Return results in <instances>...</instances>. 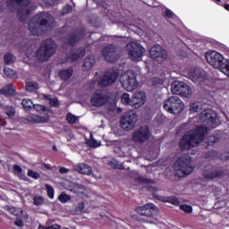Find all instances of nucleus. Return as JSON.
Returning a JSON list of instances; mask_svg holds the SVG:
<instances>
[{
    "mask_svg": "<svg viewBox=\"0 0 229 229\" xmlns=\"http://www.w3.org/2000/svg\"><path fill=\"white\" fill-rule=\"evenodd\" d=\"M207 135H208V127L205 125H199L194 130H190L179 141L181 151H187L192 149V148H196V146L205 140Z\"/></svg>",
    "mask_w": 229,
    "mask_h": 229,
    "instance_id": "nucleus-1",
    "label": "nucleus"
},
{
    "mask_svg": "<svg viewBox=\"0 0 229 229\" xmlns=\"http://www.w3.org/2000/svg\"><path fill=\"white\" fill-rule=\"evenodd\" d=\"M53 19V15L49 13H39L33 16L28 23V29L34 37H41L46 33L42 27L49 24V21Z\"/></svg>",
    "mask_w": 229,
    "mask_h": 229,
    "instance_id": "nucleus-2",
    "label": "nucleus"
},
{
    "mask_svg": "<svg viewBox=\"0 0 229 229\" xmlns=\"http://www.w3.org/2000/svg\"><path fill=\"white\" fill-rule=\"evenodd\" d=\"M55 53H56V43H55V40L47 38L42 41L36 51V58L38 62H48Z\"/></svg>",
    "mask_w": 229,
    "mask_h": 229,
    "instance_id": "nucleus-3",
    "label": "nucleus"
},
{
    "mask_svg": "<svg viewBox=\"0 0 229 229\" xmlns=\"http://www.w3.org/2000/svg\"><path fill=\"white\" fill-rule=\"evenodd\" d=\"M31 0H7V8H15V6H20L17 10V17L20 22H26V20L31 13V10L28 7L30 6Z\"/></svg>",
    "mask_w": 229,
    "mask_h": 229,
    "instance_id": "nucleus-4",
    "label": "nucleus"
},
{
    "mask_svg": "<svg viewBox=\"0 0 229 229\" xmlns=\"http://www.w3.org/2000/svg\"><path fill=\"white\" fill-rule=\"evenodd\" d=\"M120 83L128 92H133L139 87V81H137V75L133 70H128L120 76Z\"/></svg>",
    "mask_w": 229,
    "mask_h": 229,
    "instance_id": "nucleus-5",
    "label": "nucleus"
},
{
    "mask_svg": "<svg viewBox=\"0 0 229 229\" xmlns=\"http://www.w3.org/2000/svg\"><path fill=\"white\" fill-rule=\"evenodd\" d=\"M174 169L175 171H180L182 176L185 177L191 174L194 171V165H192V157L189 155L181 156L177 158L176 162L174 164Z\"/></svg>",
    "mask_w": 229,
    "mask_h": 229,
    "instance_id": "nucleus-6",
    "label": "nucleus"
},
{
    "mask_svg": "<svg viewBox=\"0 0 229 229\" xmlns=\"http://www.w3.org/2000/svg\"><path fill=\"white\" fill-rule=\"evenodd\" d=\"M163 108L172 114L173 115H178L183 112L185 105L178 97H170L164 102Z\"/></svg>",
    "mask_w": 229,
    "mask_h": 229,
    "instance_id": "nucleus-7",
    "label": "nucleus"
},
{
    "mask_svg": "<svg viewBox=\"0 0 229 229\" xmlns=\"http://www.w3.org/2000/svg\"><path fill=\"white\" fill-rule=\"evenodd\" d=\"M138 121L139 115L133 110H131L122 115L120 124L125 131H131L135 128Z\"/></svg>",
    "mask_w": 229,
    "mask_h": 229,
    "instance_id": "nucleus-8",
    "label": "nucleus"
},
{
    "mask_svg": "<svg viewBox=\"0 0 229 229\" xmlns=\"http://www.w3.org/2000/svg\"><path fill=\"white\" fill-rule=\"evenodd\" d=\"M205 57L209 65H212L215 69H219V71L223 69L228 60L223 55L219 54V52L216 51L207 52Z\"/></svg>",
    "mask_w": 229,
    "mask_h": 229,
    "instance_id": "nucleus-9",
    "label": "nucleus"
},
{
    "mask_svg": "<svg viewBox=\"0 0 229 229\" xmlns=\"http://www.w3.org/2000/svg\"><path fill=\"white\" fill-rule=\"evenodd\" d=\"M171 91L176 96L182 98H191L192 96V89L187 83L180 81H174L171 84Z\"/></svg>",
    "mask_w": 229,
    "mask_h": 229,
    "instance_id": "nucleus-10",
    "label": "nucleus"
},
{
    "mask_svg": "<svg viewBox=\"0 0 229 229\" xmlns=\"http://www.w3.org/2000/svg\"><path fill=\"white\" fill-rule=\"evenodd\" d=\"M127 51H129V56L132 62H139L140 58L144 56V53H146V48H144L141 45L135 42H129L126 45Z\"/></svg>",
    "mask_w": 229,
    "mask_h": 229,
    "instance_id": "nucleus-11",
    "label": "nucleus"
},
{
    "mask_svg": "<svg viewBox=\"0 0 229 229\" xmlns=\"http://www.w3.org/2000/svg\"><path fill=\"white\" fill-rule=\"evenodd\" d=\"M151 139V133L149 132V127L144 125L140 126L135 132L132 134V140L138 142L139 144H144L147 140Z\"/></svg>",
    "mask_w": 229,
    "mask_h": 229,
    "instance_id": "nucleus-12",
    "label": "nucleus"
},
{
    "mask_svg": "<svg viewBox=\"0 0 229 229\" xmlns=\"http://www.w3.org/2000/svg\"><path fill=\"white\" fill-rule=\"evenodd\" d=\"M149 55L150 58L155 60V62H158V64H162L167 59V52L160 45L152 47L149 49Z\"/></svg>",
    "mask_w": 229,
    "mask_h": 229,
    "instance_id": "nucleus-13",
    "label": "nucleus"
},
{
    "mask_svg": "<svg viewBox=\"0 0 229 229\" xmlns=\"http://www.w3.org/2000/svg\"><path fill=\"white\" fill-rule=\"evenodd\" d=\"M85 37V30L84 29H75L72 32H71L64 42V46H71V49L81 40Z\"/></svg>",
    "mask_w": 229,
    "mask_h": 229,
    "instance_id": "nucleus-14",
    "label": "nucleus"
},
{
    "mask_svg": "<svg viewBox=\"0 0 229 229\" xmlns=\"http://www.w3.org/2000/svg\"><path fill=\"white\" fill-rule=\"evenodd\" d=\"M110 97L103 91H95L90 98V103L92 106H97L99 108L100 106H105L106 103H108Z\"/></svg>",
    "mask_w": 229,
    "mask_h": 229,
    "instance_id": "nucleus-15",
    "label": "nucleus"
},
{
    "mask_svg": "<svg viewBox=\"0 0 229 229\" xmlns=\"http://www.w3.org/2000/svg\"><path fill=\"white\" fill-rule=\"evenodd\" d=\"M135 211L137 214H140V216H144L145 217H153V215L158 212V208L157 206H155V204L148 203L136 208Z\"/></svg>",
    "mask_w": 229,
    "mask_h": 229,
    "instance_id": "nucleus-16",
    "label": "nucleus"
},
{
    "mask_svg": "<svg viewBox=\"0 0 229 229\" xmlns=\"http://www.w3.org/2000/svg\"><path fill=\"white\" fill-rule=\"evenodd\" d=\"M200 123H206V124H216L217 121V114L211 109L203 110L199 114Z\"/></svg>",
    "mask_w": 229,
    "mask_h": 229,
    "instance_id": "nucleus-17",
    "label": "nucleus"
},
{
    "mask_svg": "<svg viewBox=\"0 0 229 229\" xmlns=\"http://www.w3.org/2000/svg\"><path fill=\"white\" fill-rule=\"evenodd\" d=\"M225 174V169L223 167H210L203 172L204 178L208 180H215V178H221Z\"/></svg>",
    "mask_w": 229,
    "mask_h": 229,
    "instance_id": "nucleus-18",
    "label": "nucleus"
},
{
    "mask_svg": "<svg viewBox=\"0 0 229 229\" xmlns=\"http://www.w3.org/2000/svg\"><path fill=\"white\" fill-rule=\"evenodd\" d=\"M115 81V70H113L112 72H106V73L99 79L98 81V86L102 89L105 87H109Z\"/></svg>",
    "mask_w": 229,
    "mask_h": 229,
    "instance_id": "nucleus-19",
    "label": "nucleus"
},
{
    "mask_svg": "<svg viewBox=\"0 0 229 229\" xmlns=\"http://www.w3.org/2000/svg\"><path fill=\"white\" fill-rule=\"evenodd\" d=\"M102 56H104L106 62L108 64L115 63V46L109 45L103 48Z\"/></svg>",
    "mask_w": 229,
    "mask_h": 229,
    "instance_id": "nucleus-20",
    "label": "nucleus"
},
{
    "mask_svg": "<svg viewBox=\"0 0 229 229\" xmlns=\"http://www.w3.org/2000/svg\"><path fill=\"white\" fill-rule=\"evenodd\" d=\"M146 103V93L142 91H139L134 94L133 98H131V106L132 108H140Z\"/></svg>",
    "mask_w": 229,
    "mask_h": 229,
    "instance_id": "nucleus-21",
    "label": "nucleus"
},
{
    "mask_svg": "<svg viewBox=\"0 0 229 229\" xmlns=\"http://www.w3.org/2000/svg\"><path fill=\"white\" fill-rule=\"evenodd\" d=\"M85 48H78L73 51L71 50L66 56L67 62H76V60H80V58H83L85 56Z\"/></svg>",
    "mask_w": 229,
    "mask_h": 229,
    "instance_id": "nucleus-22",
    "label": "nucleus"
},
{
    "mask_svg": "<svg viewBox=\"0 0 229 229\" xmlns=\"http://www.w3.org/2000/svg\"><path fill=\"white\" fill-rule=\"evenodd\" d=\"M74 170L77 171V173H80L81 174H86L87 176L92 174V167L85 163L76 165L74 166Z\"/></svg>",
    "mask_w": 229,
    "mask_h": 229,
    "instance_id": "nucleus-23",
    "label": "nucleus"
},
{
    "mask_svg": "<svg viewBox=\"0 0 229 229\" xmlns=\"http://www.w3.org/2000/svg\"><path fill=\"white\" fill-rule=\"evenodd\" d=\"M72 74H74L72 67L63 69L58 72V77L62 81H69L70 78H72Z\"/></svg>",
    "mask_w": 229,
    "mask_h": 229,
    "instance_id": "nucleus-24",
    "label": "nucleus"
},
{
    "mask_svg": "<svg viewBox=\"0 0 229 229\" xmlns=\"http://www.w3.org/2000/svg\"><path fill=\"white\" fill-rule=\"evenodd\" d=\"M159 201H163V203H171L172 205H174L175 207H178L180 205V199H178L177 197H159Z\"/></svg>",
    "mask_w": 229,
    "mask_h": 229,
    "instance_id": "nucleus-25",
    "label": "nucleus"
},
{
    "mask_svg": "<svg viewBox=\"0 0 229 229\" xmlns=\"http://www.w3.org/2000/svg\"><path fill=\"white\" fill-rule=\"evenodd\" d=\"M86 144L89 148L95 149L96 148H99L101 146V141H98V140L94 139V136L90 134L89 139L86 140Z\"/></svg>",
    "mask_w": 229,
    "mask_h": 229,
    "instance_id": "nucleus-26",
    "label": "nucleus"
},
{
    "mask_svg": "<svg viewBox=\"0 0 229 229\" xmlns=\"http://www.w3.org/2000/svg\"><path fill=\"white\" fill-rule=\"evenodd\" d=\"M94 64H96V61L94 60V58L86 57L82 64L83 71H90V69L94 67Z\"/></svg>",
    "mask_w": 229,
    "mask_h": 229,
    "instance_id": "nucleus-27",
    "label": "nucleus"
},
{
    "mask_svg": "<svg viewBox=\"0 0 229 229\" xmlns=\"http://www.w3.org/2000/svg\"><path fill=\"white\" fill-rule=\"evenodd\" d=\"M2 94H4V96H15V87L12 84L5 85L2 89Z\"/></svg>",
    "mask_w": 229,
    "mask_h": 229,
    "instance_id": "nucleus-28",
    "label": "nucleus"
},
{
    "mask_svg": "<svg viewBox=\"0 0 229 229\" xmlns=\"http://www.w3.org/2000/svg\"><path fill=\"white\" fill-rule=\"evenodd\" d=\"M104 13L106 16L109 18V21L113 22L115 21V11L110 6L104 5Z\"/></svg>",
    "mask_w": 229,
    "mask_h": 229,
    "instance_id": "nucleus-29",
    "label": "nucleus"
},
{
    "mask_svg": "<svg viewBox=\"0 0 229 229\" xmlns=\"http://www.w3.org/2000/svg\"><path fill=\"white\" fill-rule=\"evenodd\" d=\"M203 110V105L200 102H193L190 105V112L191 114H198V112H201Z\"/></svg>",
    "mask_w": 229,
    "mask_h": 229,
    "instance_id": "nucleus-30",
    "label": "nucleus"
},
{
    "mask_svg": "<svg viewBox=\"0 0 229 229\" xmlns=\"http://www.w3.org/2000/svg\"><path fill=\"white\" fill-rule=\"evenodd\" d=\"M188 77L193 81H198L199 78H200L201 75H199V72H197L196 69L191 68L188 72Z\"/></svg>",
    "mask_w": 229,
    "mask_h": 229,
    "instance_id": "nucleus-31",
    "label": "nucleus"
},
{
    "mask_svg": "<svg viewBox=\"0 0 229 229\" xmlns=\"http://www.w3.org/2000/svg\"><path fill=\"white\" fill-rule=\"evenodd\" d=\"M25 89L27 92H33L34 90H38V83L36 81H29L26 83Z\"/></svg>",
    "mask_w": 229,
    "mask_h": 229,
    "instance_id": "nucleus-32",
    "label": "nucleus"
},
{
    "mask_svg": "<svg viewBox=\"0 0 229 229\" xmlns=\"http://www.w3.org/2000/svg\"><path fill=\"white\" fill-rule=\"evenodd\" d=\"M15 60H16L15 56L11 53H7L4 55V62L5 65H12V64H13Z\"/></svg>",
    "mask_w": 229,
    "mask_h": 229,
    "instance_id": "nucleus-33",
    "label": "nucleus"
},
{
    "mask_svg": "<svg viewBox=\"0 0 229 229\" xmlns=\"http://www.w3.org/2000/svg\"><path fill=\"white\" fill-rule=\"evenodd\" d=\"M5 210H7L9 214H12V216H21V213L22 212L21 208H15V207H10V206H6Z\"/></svg>",
    "mask_w": 229,
    "mask_h": 229,
    "instance_id": "nucleus-34",
    "label": "nucleus"
},
{
    "mask_svg": "<svg viewBox=\"0 0 229 229\" xmlns=\"http://www.w3.org/2000/svg\"><path fill=\"white\" fill-rule=\"evenodd\" d=\"M121 102L123 105H125L126 106H131V98H130V94L123 93L121 96Z\"/></svg>",
    "mask_w": 229,
    "mask_h": 229,
    "instance_id": "nucleus-35",
    "label": "nucleus"
},
{
    "mask_svg": "<svg viewBox=\"0 0 229 229\" xmlns=\"http://www.w3.org/2000/svg\"><path fill=\"white\" fill-rule=\"evenodd\" d=\"M21 106H23L24 110L30 112L31 110V106H33V101L30 98L22 99Z\"/></svg>",
    "mask_w": 229,
    "mask_h": 229,
    "instance_id": "nucleus-36",
    "label": "nucleus"
},
{
    "mask_svg": "<svg viewBox=\"0 0 229 229\" xmlns=\"http://www.w3.org/2000/svg\"><path fill=\"white\" fill-rule=\"evenodd\" d=\"M4 74L6 76V78H10L11 80H13V78H15V71L9 67L4 68Z\"/></svg>",
    "mask_w": 229,
    "mask_h": 229,
    "instance_id": "nucleus-37",
    "label": "nucleus"
},
{
    "mask_svg": "<svg viewBox=\"0 0 229 229\" xmlns=\"http://www.w3.org/2000/svg\"><path fill=\"white\" fill-rule=\"evenodd\" d=\"M32 199L35 207H42L44 205V197L42 196H34Z\"/></svg>",
    "mask_w": 229,
    "mask_h": 229,
    "instance_id": "nucleus-38",
    "label": "nucleus"
},
{
    "mask_svg": "<svg viewBox=\"0 0 229 229\" xmlns=\"http://www.w3.org/2000/svg\"><path fill=\"white\" fill-rule=\"evenodd\" d=\"M105 165H108L109 167H112V169H115V158L114 157H106L104 159Z\"/></svg>",
    "mask_w": 229,
    "mask_h": 229,
    "instance_id": "nucleus-39",
    "label": "nucleus"
},
{
    "mask_svg": "<svg viewBox=\"0 0 229 229\" xmlns=\"http://www.w3.org/2000/svg\"><path fill=\"white\" fill-rule=\"evenodd\" d=\"M45 189L47 190V197L50 199H53L55 198V189L53 188V186H51L49 184H46Z\"/></svg>",
    "mask_w": 229,
    "mask_h": 229,
    "instance_id": "nucleus-40",
    "label": "nucleus"
},
{
    "mask_svg": "<svg viewBox=\"0 0 229 229\" xmlns=\"http://www.w3.org/2000/svg\"><path fill=\"white\" fill-rule=\"evenodd\" d=\"M58 200L60 201V203H67V201H71V195H67V193L62 192L58 196Z\"/></svg>",
    "mask_w": 229,
    "mask_h": 229,
    "instance_id": "nucleus-41",
    "label": "nucleus"
},
{
    "mask_svg": "<svg viewBox=\"0 0 229 229\" xmlns=\"http://www.w3.org/2000/svg\"><path fill=\"white\" fill-rule=\"evenodd\" d=\"M4 114L8 117H14L15 116V107H13V106H6L4 108Z\"/></svg>",
    "mask_w": 229,
    "mask_h": 229,
    "instance_id": "nucleus-42",
    "label": "nucleus"
},
{
    "mask_svg": "<svg viewBox=\"0 0 229 229\" xmlns=\"http://www.w3.org/2000/svg\"><path fill=\"white\" fill-rule=\"evenodd\" d=\"M27 176L33 178V180H38L40 178V174L33 171L32 169L28 170Z\"/></svg>",
    "mask_w": 229,
    "mask_h": 229,
    "instance_id": "nucleus-43",
    "label": "nucleus"
},
{
    "mask_svg": "<svg viewBox=\"0 0 229 229\" xmlns=\"http://www.w3.org/2000/svg\"><path fill=\"white\" fill-rule=\"evenodd\" d=\"M66 121L69 124H74L78 121V118L74 114L68 113L66 114Z\"/></svg>",
    "mask_w": 229,
    "mask_h": 229,
    "instance_id": "nucleus-44",
    "label": "nucleus"
},
{
    "mask_svg": "<svg viewBox=\"0 0 229 229\" xmlns=\"http://www.w3.org/2000/svg\"><path fill=\"white\" fill-rule=\"evenodd\" d=\"M180 209L186 214H192V206L191 205L182 204L180 206Z\"/></svg>",
    "mask_w": 229,
    "mask_h": 229,
    "instance_id": "nucleus-45",
    "label": "nucleus"
},
{
    "mask_svg": "<svg viewBox=\"0 0 229 229\" xmlns=\"http://www.w3.org/2000/svg\"><path fill=\"white\" fill-rule=\"evenodd\" d=\"M208 146H214L216 142H219V137L217 136H208Z\"/></svg>",
    "mask_w": 229,
    "mask_h": 229,
    "instance_id": "nucleus-46",
    "label": "nucleus"
},
{
    "mask_svg": "<svg viewBox=\"0 0 229 229\" xmlns=\"http://www.w3.org/2000/svg\"><path fill=\"white\" fill-rule=\"evenodd\" d=\"M220 71L229 78V59L226 60V62L225 63L224 66Z\"/></svg>",
    "mask_w": 229,
    "mask_h": 229,
    "instance_id": "nucleus-47",
    "label": "nucleus"
},
{
    "mask_svg": "<svg viewBox=\"0 0 229 229\" xmlns=\"http://www.w3.org/2000/svg\"><path fill=\"white\" fill-rule=\"evenodd\" d=\"M72 13V6L71 4H67L62 9V15H67Z\"/></svg>",
    "mask_w": 229,
    "mask_h": 229,
    "instance_id": "nucleus-48",
    "label": "nucleus"
},
{
    "mask_svg": "<svg viewBox=\"0 0 229 229\" xmlns=\"http://www.w3.org/2000/svg\"><path fill=\"white\" fill-rule=\"evenodd\" d=\"M138 182L140 183H155V181L146 177H138Z\"/></svg>",
    "mask_w": 229,
    "mask_h": 229,
    "instance_id": "nucleus-49",
    "label": "nucleus"
},
{
    "mask_svg": "<svg viewBox=\"0 0 229 229\" xmlns=\"http://www.w3.org/2000/svg\"><path fill=\"white\" fill-rule=\"evenodd\" d=\"M49 105H51V106H54V108H58V106H60V102L58 101L57 98H54L50 99Z\"/></svg>",
    "mask_w": 229,
    "mask_h": 229,
    "instance_id": "nucleus-50",
    "label": "nucleus"
},
{
    "mask_svg": "<svg viewBox=\"0 0 229 229\" xmlns=\"http://www.w3.org/2000/svg\"><path fill=\"white\" fill-rule=\"evenodd\" d=\"M165 17H167V19H173V17H174V13H173L171 9H166L165 11Z\"/></svg>",
    "mask_w": 229,
    "mask_h": 229,
    "instance_id": "nucleus-51",
    "label": "nucleus"
},
{
    "mask_svg": "<svg viewBox=\"0 0 229 229\" xmlns=\"http://www.w3.org/2000/svg\"><path fill=\"white\" fill-rule=\"evenodd\" d=\"M85 208V202H80L75 208L76 212H83Z\"/></svg>",
    "mask_w": 229,
    "mask_h": 229,
    "instance_id": "nucleus-52",
    "label": "nucleus"
},
{
    "mask_svg": "<svg viewBox=\"0 0 229 229\" xmlns=\"http://www.w3.org/2000/svg\"><path fill=\"white\" fill-rule=\"evenodd\" d=\"M57 1L58 0H42V2L44 3V4H46V6H55V4Z\"/></svg>",
    "mask_w": 229,
    "mask_h": 229,
    "instance_id": "nucleus-53",
    "label": "nucleus"
},
{
    "mask_svg": "<svg viewBox=\"0 0 229 229\" xmlns=\"http://www.w3.org/2000/svg\"><path fill=\"white\" fill-rule=\"evenodd\" d=\"M41 228L42 229H60V225H56V224L49 225V226L41 225Z\"/></svg>",
    "mask_w": 229,
    "mask_h": 229,
    "instance_id": "nucleus-54",
    "label": "nucleus"
},
{
    "mask_svg": "<svg viewBox=\"0 0 229 229\" xmlns=\"http://www.w3.org/2000/svg\"><path fill=\"white\" fill-rule=\"evenodd\" d=\"M34 108L37 110H41L42 112H46V110H47V106L42 105H36L34 106Z\"/></svg>",
    "mask_w": 229,
    "mask_h": 229,
    "instance_id": "nucleus-55",
    "label": "nucleus"
},
{
    "mask_svg": "<svg viewBox=\"0 0 229 229\" xmlns=\"http://www.w3.org/2000/svg\"><path fill=\"white\" fill-rule=\"evenodd\" d=\"M116 38V42H119V38H121L122 43L126 44V42H128V38L126 37H119V36H115Z\"/></svg>",
    "mask_w": 229,
    "mask_h": 229,
    "instance_id": "nucleus-56",
    "label": "nucleus"
},
{
    "mask_svg": "<svg viewBox=\"0 0 229 229\" xmlns=\"http://www.w3.org/2000/svg\"><path fill=\"white\" fill-rule=\"evenodd\" d=\"M13 171H15L16 173H22V167H21V165H13Z\"/></svg>",
    "mask_w": 229,
    "mask_h": 229,
    "instance_id": "nucleus-57",
    "label": "nucleus"
},
{
    "mask_svg": "<svg viewBox=\"0 0 229 229\" xmlns=\"http://www.w3.org/2000/svg\"><path fill=\"white\" fill-rule=\"evenodd\" d=\"M14 225H16V226H19L20 228H22V226H24V222H22V220H16L15 222H14Z\"/></svg>",
    "mask_w": 229,
    "mask_h": 229,
    "instance_id": "nucleus-58",
    "label": "nucleus"
},
{
    "mask_svg": "<svg viewBox=\"0 0 229 229\" xmlns=\"http://www.w3.org/2000/svg\"><path fill=\"white\" fill-rule=\"evenodd\" d=\"M30 123H34V124H37V123H40L38 120V116H32L30 118Z\"/></svg>",
    "mask_w": 229,
    "mask_h": 229,
    "instance_id": "nucleus-59",
    "label": "nucleus"
},
{
    "mask_svg": "<svg viewBox=\"0 0 229 229\" xmlns=\"http://www.w3.org/2000/svg\"><path fill=\"white\" fill-rule=\"evenodd\" d=\"M59 173H60V174H66V173H69V169H67L65 167H61L59 169Z\"/></svg>",
    "mask_w": 229,
    "mask_h": 229,
    "instance_id": "nucleus-60",
    "label": "nucleus"
},
{
    "mask_svg": "<svg viewBox=\"0 0 229 229\" xmlns=\"http://www.w3.org/2000/svg\"><path fill=\"white\" fill-rule=\"evenodd\" d=\"M5 4L4 2H0V13H3L4 12Z\"/></svg>",
    "mask_w": 229,
    "mask_h": 229,
    "instance_id": "nucleus-61",
    "label": "nucleus"
},
{
    "mask_svg": "<svg viewBox=\"0 0 229 229\" xmlns=\"http://www.w3.org/2000/svg\"><path fill=\"white\" fill-rule=\"evenodd\" d=\"M43 98H44V99H46L47 101H50V99H51V95H46V94H44V95H43Z\"/></svg>",
    "mask_w": 229,
    "mask_h": 229,
    "instance_id": "nucleus-62",
    "label": "nucleus"
},
{
    "mask_svg": "<svg viewBox=\"0 0 229 229\" xmlns=\"http://www.w3.org/2000/svg\"><path fill=\"white\" fill-rule=\"evenodd\" d=\"M222 158H223L224 160H229V153L224 154L223 157H222Z\"/></svg>",
    "mask_w": 229,
    "mask_h": 229,
    "instance_id": "nucleus-63",
    "label": "nucleus"
},
{
    "mask_svg": "<svg viewBox=\"0 0 229 229\" xmlns=\"http://www.w3.org/2000/svg\"><path fill=\"white\" fill-rule=\"evenodd\" d=\"M225 10H226L227 12H229V4H225L224 6Z\"/></svg>",
    "mask_w": 229,
    "mask_h": 229,
    "instance_id": "nucleus-64",
    "label": "nucleus"
}]
</instances>
